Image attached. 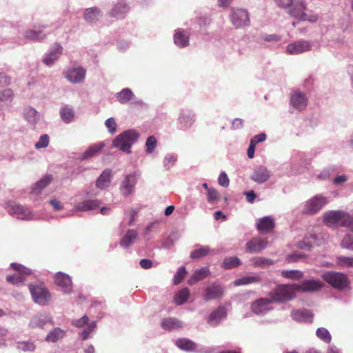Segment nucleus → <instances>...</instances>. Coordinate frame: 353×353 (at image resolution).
Wrapping results in <instances>:
<instances>
[{
  "instance_id": "nucleus-1",
  "label": "nucleus",
  "mask_w": 353,
  "mask_h": 353,
  "mask_svg": "<svg viewBox=\"0 0 353 353\" xmlns=\"http://www.w3.org/2000/svg\"><path fill=\"white\" fill-rule=\"evenodd\" d=\"M140 134L134 129L123 131L112 141V148H117L126 154L131 153V148L139 140Z\"/></svg>"
},
{
  "instance_id": "nucleus-2",
  "label": "nucleus",
  "mask_w": 353,
  "mask_h": 353,
  "mask_svg": "<svg viewBox=\"0 0 353 353\" xmlns=\"http://www.w3.org/2000/svg\"><path fill=\"white\" fill-rule=\"evenodd\" d=\"M294 284L277 285L273 292L269 293L273 303H284L294 299L296 290Z\"/></svg>"
},
{
  "instance_id": "nucleus-3",
  "label": "nucleus",
  "mask_w": 353,
  "mask_h": 353,
  "mask_svg": "<svg viewBox=\"0 0 353 353\" xmlns=\"http://www.w3.org/2000/svg\"><path fill=\"white\" fill-rule=\"evenodd\" d=\"M5 209L10 215L19 220L29 221L38 219L31 210L19 203L8 202L6 203Z\"/></svg>"
},
{
  "instance_id": "nucleus-4",
  "label": "nucleus",
  "mask_w": 353,
  "mask_h": 353,
  "mask_svg": "<svg viewBox=\"0 0 353 353\" xmlns=\"http://www.w3.org/2000/svg\"><path fill=\"white\" fill-rule=\"evenodd\" d=\"M28 288L33 301L39 305L45 306L50 301V293L43 282L30 283Z\"/></svg>"
},
{
  "instance_id": "nucleus-5",
  "label": "nucleus",
  "mask_w": 353,
  "mask_h": 353,
  "mask_svg": "<svg viewBox=\"0 0 353 353\" xmlns=\"http://www.w3.org/2000/svg\"><path fill=\"white\" fill-rule=\"evenodd\" d=\"M321 276L332 288L339 290H345L350 285L347 276L343 272L327 271L324 272Z\"/></svg>"
},
{
  "instance_id": "nucleus-6",
  "label": "nucleus",
  "mask_w": 353,
  "mask_h": 353,
  "mask_svg": "<svg viewBox=\"0 0 353 353\" xmlns=\"http://www.w3.org/2000/svg\"><path fill=\"white\" fill-rule=\"evenodd\" d=\"M290 6L292 7L290 8L288 13L292 17L301 21H307L310 23H315L317 21V15H307L305 13L306 3L303 0H294Z\"/></svg>"
},
{
  "instance_id": "nucleus-7",
  "label": "nucleus",
  "mask_w": 353,
  "mask_h": 353,
  "mask_svg": "<svg viewBox=\"0 0 353 353\" xmlns=\"http://www.w3.org/2000/svg\"><path fill=\"white\" fill-rule=\"evenodd\" d=\"M196 121V114L189 108H181L177 118L178 129L185 132L193 127Z\"/></svg>"
},
{
  "instance_id": "nucleus-8",
  "label": "nucleus",
  "mask_w": 353,
  "mask_h": 353,
  "mask_svg": "<svg viewBox=\"0 0 353 353\" xmlns=\"http://www.w3.org/2000/svg\"><path fill=\"white\" fill-rule=\"evenodd\" d=\"M329 202L328 197L316 194L307 200L302 210L304 214L312 215L319 212Z\"/></svg>"
},
{
  "instance_id": "nucleus-9",
  "label": "nucleus",
  "mask_w": 353,
  "mask_h": 353,
  "mask_svg": "<svg viewBox=\"0 0 353 353\" xmlns=\"http://www.w3.org/2000/svg\"><path fill=\"white\" fill-rule=\"evenodd\" d=\"M324 283L319 279H304L299 283H294L296 292L314 293L318 292L324 287Z\"/></svg>"
},
{
  "instance_id": "nucleus-10",
  "label": "nucleus",
  "mask_w": 353,
  "mask_h": 353,
  "mask_svg": "<svg viewBox=\"0 0 353 353\" xmlns=\"http://www.w3.org/2000/svg\"><path fill=\"white\" fill-rule=\"evenodd\" d=\"M63 48L60 43H55L47 52H46L42 58V63L49 67H53L56 62L60 59L63 54Z\"/></svg>"
},
{
  "instance_id": "nucleus-11",
  "label": "nucleus",
  "mask_w": 353,
  "mask_h": 353,
  "mask_svg": "<svg viewBox=\"0 0 353 353\" xmlns=\"http://www.w3.org/2000/svg\"><path fill=\"white\" fill-rule=\"evenodd\" d=\"M230 20L236 28H242L250 25L248 12L242 8H232L230 14Z\"/></svg>"
},
{
  "instance_id": "nucleus-12",
  "label": "nucleus",
  "mask_w": 353,
  "mask_h": 353,
  "mask_svg": "<svg viewBox=\"0 0 353 353\" xmlns=\"http://www.w3.org/2000/svg\"><path fill=\"white\" fill-rule=\"evenodd\" d=\"M48 29V26L45 24H39L34 26L33 29L28 30L24 32V37L26 39L32 41H41L44 40L48 34L51 32Z\"/></svg>"
},
{
  "instance_id": "nucleus-13",
  "label": "nucleus",
  "mask_w": 353,
  "mask_h": 353,
  "mask_svg": "<svg viewBox=\"0 0 353 353\" xmlns=\"http://www.w3.org/2000/svg\"><path fill=\"white\" fill-rule=\"evenodd\" d=\"M64 77L74 84L82 83L86 75V70L82 66L68 67L63 70Z\"/></svg>"
},
{
  "instance_id": "nucleus-14",
  "label": "nucleus",
  "mask_w": 353,
  "mask_h": 353,
  "mask_svg": "<svg viewBox=\"0 0 353 353\" xmlns=\"http://www.w3.org/2000/svg\"><path fill=\"white\" fill-rule=\"evenodd\" d=\"M54 283L59 290L64 294H70L73 291L72 278L68 274L58 272L54 275Z\"/></svg>"
},
{
  "instance_id": "nucleus-15",
  "label": "nucleus",
  "mask_w": 353,
  "mask_h": 353,
  "mask_svg": "<svg viewBox=\"0 0 353 353\" xmlns=\"http://www.w3.org/2000/svg\"><path fill=\"white\" fill-rule=\"evenodd\" d=\"M138 178L135 172L126 174L119 185V191L124 197L131 195L135 189Z\"/></svg>"
},
{
  "instance_id": "nucleus-16",
  "label": "nucleus",
  "mask_w": 353,
  "mask_h": 353,
  "mask_svg": "<svg viewBox=\"0 0 353 353\" xmlns=\"http://www.w3.org/2000/svg\"><path fill=\"white\" fill-rule=\"evenodd\" d=\"M347 212L342 210H330L323 215V223L327 225L343 226Z\"/></svg>"
},
{
  "instance_id": "nucleus-17",
  "label": "nucleus",
  "mask_w": 353,
  "mask_h": 353,
  "mask_svg": "<svg viewBox=\"0 0 353 353\" xmlns=\"http://www.w3.org/2000/svg\"><path fill=\"white\" fill-rule=\"evenodd\" d=\"M312 46V41L300 39L289 43L285 50L289 54H299L311 50Z\"/></svg>"
},
{
  "instance_id": "nucleus-18",
  "label": "nucleus",
  "mask_w": 353,
  "mask_h": 353,
  "mask_svg": "<svg viewBox=\"0 0 353 353\" xmlns=\"http://www.w3.org/2000/svg\"><path fill=\"white\" fill-rule=\"evenodd\" d=\"M308 99L305 94L300 90H294L290 97V105L297 111L305 110L307 105Z\"/></svg>"
},
{
  "instance_id": "nucleus-19",
  "label": "nucleus",
  "mask_w": 353,
  "mask_h": 353,
  "mask_svg": "<svg viewBox=\"0 0 353 353\" xmlns=\"http://www.w3.org/2000/svg\"><path fill=\"white\" fill-rule=\"evenodd\" d=\"M225 288L219 283H212L207 286L204 291V299L206 301L219 299L223 297Z\"/></svg>"
},
{
  "instance_id": "nucleus-20",
  "label": "nucleus",
  "mask_w": 353,
  "mask_h": 353,
  "mask_svg": "<svg viewBox=\"0 0 353 353\" xmlns=\"http://www.w3.org/2000/svg\"><path fill=\"white\" fill-rule=\"evenodd\" d=\"M174 345L181 350L188 352L208 353L204 347L199 348L198 345L188 338H179L174 341Z\"/></svg>"
},
{
  "instance_id": "nucleus-21",
  "label": "nucleus",
  "mask_w": 353,
  "mask_h": 353,
  "mask_svg": "<svg viewBox=\"0 0 353 353\" xmlns=\"http://www.w3.org/2000/svg\"><path fill=\"white\" fill-rule=\"evenodd\" d=\"M268 244L267 240L259 236L254 237L246 243L245 250L248 253H259L264 250Z\"/></svg>"
},
{
  "instance_id": "nucleus-22",
  "label": "nucleus",
  "mask_w": 353,
  "mask_h": 353,
  "mask_svg": "<svg viewBox=\"0 0 353 353\" xmlns=\"http://www.w3.org/2000/svg\"><path fill=\"white\" fill-rule=\"evenodd\" d=\"M130 10V7L125 0H118L108 12V16L117 19H122Z\"/></svg>"
},
{
  "instance_id": "nucleus-23",
  "label": "nucleus",
  "mask_w": 353,
  "mask_h": 353,
  "mask_svg": "<svg viewBox=\"0 0 353 353\" xmlns=\"http://www.w3.org/2000/svg\"><path fill=\"white\" fill-rule=\"evenodd\" d=\"M271 176V172L265 166L260 165L254 169L250 179L261 184L268 181Z\"/></svg>"
},
{
  "instance_id": "nucleus-24",
  "label": "nucleus",
  "mask_w": 353,
  "mask_h": 353,
  "mask_svg": "<svg viewBox=\"0 0 353 353\" xmlns=\"http://www.w3.org/2000/svg\"><path fill=\"white\" fill-rule=\"evenodd\" d=\"M275 227V221L272 216H265L258 219L256 221V228L263 234L271 232Z\"/></svg>"
},
{
  "instance_id": "nucleus-25",
  "label": "nucleus",
  "mask_w": 353,
  "mask_h": 353,
  "mask_svg": "<svg viewBox=\"0 0 353 353\" xmlns=\"http://www.w3.org/2000/svg\"><path fill=\"white\" fill-rule=\"evenodd\" d=\"M48 323H53L52 316L46 312H39L30 319L29 326L31 328H43Z\"/></svg>"
},
{
  "instance_id": "nucleus-26",
  "label": "nucleus",
  "mask_w": 353,
  "mask_h": 353,
  "mask_svg": "<svg viewBox=\"0 0 353 353\" xmlns=\"http://www.w3.org/2000/svg\"><path fill=\"white\" fill-rule=\"evenodd\" d=\"M227 316V310H212L207 318V323L211 327H216L221 323Z\"/></svg>"
},
{
  "instance_id": "nucleus-27",
  "label": "nucleus",
  "mask_w": 353,
  "mask_h": 353,
  "mask_svg": "<svg viewBox=\"0 0 353 353\" xmlns=\"http://www.w3.org/2000/svg\"><path fill=\"white\" fill-rule=\"evenodd\" d=\"M161 327L167 331H174L184 327V323L174 317L165 318L161 320Z\"/></svg>"
},
{
  "instance_id": "nucleus-28",
  "label": "nucleus",
  "mask_w": 353,
  "mask_h": 353,
  "mask_svg": "<svg viewBox=\"0 0 353 353\" xmlns=\"http://www.w3.org/2000/svg\"><path fill=\"white\" fill-rule=\"evenodd\" d=\"M101 202L98 199L85 200L79 202L74 205L73 209L75 212H87L97 209L100 206Z\"/></svg>"
},
{
  "instance_id": "nucleus-29",
  "label": "nucleus",
  "mask_w": 353,
  "mask_h": 353,
  "mask_svg": "<svg viewBox=\"0 0 353 353\" xmlns=\"http://www.w3.org/2000/svg\"><path fill=\"white\" fill-rule=\"evenodd\" d=\"M138 238V233L135 230H128L119 241V245L124 249H128L134 245Z\"/></svg>"
},
{
  "instance_id": "nucleus-30",
  "label": "nucleus",
  "mask_w": 353,
  "mask_h": 353,
  "mask_svg": "<svg viewBox=\"0 0 353 353\" xmlns=\"http://www.w3.org/2000/svg\"><path fill=\"white\" fill-rule=\"evenodd\" d=\"M290 315L298 323H312L314 317L311 310H292Z\"/></svg>"
},
{
  "instance_id": "nucleus-31",
  "label": "nucleus",
  "mask_w": 353,
  "mask_h": 353,
  "mask_svg": "<svg viewBox=\"0 0 353 353\" xmlns=\"http://www.w3.org/2000/svg\"><path fill=\"white\" fill-rule=\"evenodd\" d=\"M112 177V170L110 168L104 170L96 180V187L101 190L108 188L111 183Z\"/></svg>"
},
{
  "instance_id": "nucleus-32",
  "label": "nucleus",
  "mask_w": 353,
  "mask_h": 353,
  "mask_svg": "<svg viewBox=\"0 0 353 353\" xmlns=\"http://www.w3.org/2000/svg\"><path fill=\"white\" fill-rule=\"evenodd\" d=\"M174 44L181 48L187 47L190 43L189 34H186L183 29H177L173 36Z\"/></svg>"
},
{
  "instance_id": "nucleus-33",
  "label": "nucleus",
  "mask_w": 353,
  "mask_h": 353,
  "mask_svg": "<svg viewBox=\"0 0 353 353\" xmlns=\"http://www.w3.org/2000/svg\"><path fill=\"white\" fill-rule=\"evenodd\" d=\"M103 142H99L90 145L88 149L80 156L79 159L84 161L98 154L104 148Z\"/></svg>"
},
{
  "instance_id": "nucleus-34",
  "label": "nucleus",
  "mask_w": 353,
  "mask_h": 353,
  "mask_svg": "<svg viewBox=\"0 0 353 353\" xmlns=\"http://www.w3.org/2000/svg\"><path fill=\"white\" fill-rule=\"evenodd\" d=\"M102 17V11L97 7H91L85 9L83 19L89 23H95Z\"/></svg>"
},
{
  "instance_id": "nucleus-35",
  "label": "nucleus",
  "mask_w": 353,
  "mask_h": 353,
  "mask_svg": "<svg viewBox=\"0 0 353 353\" xmlns=\"http://www.w3.org/2000/svg\"><path fill=\"white\" fill-rule=\"evenodd\" d=\"M59 114L62 121L67 124L72 123L75 116L74 108L68 104L61 107Z\"/></svg>"
},
{
  "instance_id": "nucleus-36",
  "label": "nucleus",
  "mask_w": 353,
  "mask_h": 353,
  "mask_svg": "<svg viewBox=\"0 0 353 353\" xmlns=\"http://www.w3.org/2000/svg\"><path fill=\"white\" fill-rule=\"evenodd\" d=\"M23 117L30 124L33 125L37 123L40 119V114L39 112L30 106L24 109Z\"/></svg>"
},
{
  "instance_id": "nucleus-37",
  "label": "nucleus",
  "mask_w": 353,
  "mask_h": 353,
  "mask_svg": "<svg viewBox=\"0 0 353 353\" xmlns=\"http://www.w3.org/2000/svg\"><path fill=\"white\" fill-rule=\"evenodd\" d=\"M52 179L53 177L52 174H46L33 184L32 191L34 193L39 194L43 188L51 183Z\"/></svg>"
},
{
  "instance_id": "nucleus-38",
  "label": "nucleus",
  "mask_w": 353,
  "mask_h": 353,
  "mask_svg": "<svg viewBox=\"0 0 353 353\" xmlns=\"http://www.w3.org/2000/svg\"><path fill=\"white\" fill-rule=\"evenodd\" d=\"M327 239V234L324 232L307 234L305 235V240H310L313 244V247L314 245L321 246L323 245Z\"/></svg>"
},
{
  "instance_id": "nucleus-39",
  "label": "nucleus",
  "mask_w": 353,
  "mask_h": 353,
  "mask_svg": "<svg viewBox=\"0 0 353 353\" xmlns=\"http://www.w3.org/2000/svg\"><path fill=\"white\" fill-rule=\"evenodd\" d=\"M135 95L131 89L125 88L116 94L117 101L121 104L128 103L131 99H134Z\"/></svg>"
},
{
  "instance_id": "nucleus-40",
  "label": "nucleus",
  "mask_w": 353,
  "mask_h": 353,
  "mask_svg": "<svg viewBox=\"0 0 353 353\" xmlns=\"http://www.w3.org/2000/svg\"><path fill=\"white\" fill-rule=\"evenodd\" d=\"M97 329V321L90 322L86 327L79 332V336L82 341H86L91 338Z\"/></svg>"
},
{
  "instance_id": "nucleus-41",
  "label": "nucleus",
  "mask_w": 353,
  "mask_h": 353,
  "mask_svg": "<svg viewBox=\"0 0 353 353\" xmlns=\"http://www.w3.org/2000/svg\"><path fill=\"white\" fill-rule=\"evenodd\" d=\"M65 331L59 328L55 327L52 330L50 331L47 334L45 340L47 342L55 343L59 340L63 339L65 336Z\"/></svg>"
},
{
  "instance_id": "nucleus-42",
  "label": "nucleus",
  "mask_w": 353,
  "mask_h": 353,
  "mask_svg": "<svg viewBox=\"0 0 353 353\" xmlns=\"http://www.w3.org/2000/svg\"><path fill=\"white\" fill-rule=\"evenodd\" d=\"M261 277L258 275L245 276L235 279L234 281V285L235 286L247 285L251 283H259L261 282Z\"/></svg>"
},
{
  "instance_id": "nucleus-43",
  "label": "nucleus",
  "mask_w": 353,
  "mask_h": 353,
  "mask_svg": "<svg viewBox=\"0 0 353 353\" xmlns=\"http://www.w3.org/2000/svg\"><path fill=\"white\" fill-rule=\"evenodd\" d=\"M195 249L190 252V257L192 259H201L205 256H206L210 251V249L208 246L204 245L202 246L201 245H196Z\"/></svg>"
},
{
  "instance_id": "nucleus-44",
  "label": "nucleus",
  "mask_w": 353,
  "mask_h": 353,
  "mask_svg": "<svg viewBox=\"0 0 353 353\" xmlns=\"http://www.w3.org/2000/svg\"><path fill=\"white\" fill-rule=\"evenodd\" d=\"M190 296V290L188 288H183L179 290L174 296V302L177 305H181Z\"/></svg>"
},
{
  "instance_id": "nucleus-45",
  "label": "nucleus",
  "mask_w": 353,
  "mask_h": 353,
  "mask_svg": "<svg viewBox=\"0 0 353 353\" xmlns=\"http://www.w3.org/2000/svg\"><path fill=\"white\" fill-rule=\"evenodd\" d=\"M13 91L10 88H6L0 91V108L3 105L10 103L13 99Z\"/></svg>"
},
{
  "instance_id": "nucleus-46",
  "label": "nucleus",
  "mask_w": 353,
  "mask_h": 353,
  "mask_svg": "<svg viewBox=\"0 0 353 353\" xmlns=\"http://www.w3.org/2000/svg\"><path fill=\"white\" fill-rule=\"evenodd\" d=\"M241 264V261L236 256L225 258L222 262L221 267L225 270L237 268Z\"/></svg>"
},
{
  "instance_id": "nucleus-47",
  "label": "nucleus",
  "mask_w": 353,
  "mask_h": 353,
  "mask_svg": "<svg viewBox=\"0 0 353 353\" xmlns=\"http://www.w3.org/2000/svg\"><path fill=\"white\" fill-rule=\"evenodd\" d=\"M179 234L177 232H172L168 236L163 242L161 247L165 249H169L172 247L174 243L179 240Z\"/></svg>"
},
{
  "instance_id": "nucleus-48",
  "label": "nucleus",
  "mask_w": 353,
  "mask_h": 353,
  "mask_svg": "<svg viewBox=\"0 0 353 353\" xmlns=\"http://www.w3.org/2000/svg\"><path fill=\"white\" fill-rule=\"evenodd\" d=\"M178 157L175 154L169 153L167 154L163 160V167L165 170H169L172 167H173L176 161H177Z\"/></svg>"
},
{
  "instance_id": "nucleus-49",
  "label": "nucleus",
  "mask_w": 353,
  "mask_h": 353,
  "mask_svg": "<svg viewBox=\"0 0 353 353\" xmlns=\"http://www.w3.org/2000/svg\"><path fill=\"white\" fill-rule=\"evenodd\" d=\"M337 171V167L334 165H329L324 168L321 173L317 175V178L321 180L329 179L333 173Z\"/></svg>"
},
{
  "instance_id": "nucleus-50",
  "label": "nucleus",
  "mask_w": 353,
  "mask_h": 353,
  "mask_svg": "<svg viewBox=\"0 0 353 353\" xmlns=\"http://www.w3.org/2000/svg\"><path fill=\"white\" fill-rule=\"evenodd\" d=\"M336 262L341 268H353V256H339L336 257Z\"/></svg>"
},
{
  "instance_id": "nucleus-51",
  "label": "nucleus",
  "mask_w": 353,
  "mask_h": 353,
  "mask_svg": "<svg viewBox=\"0 0 353 353\" xmlns=\"http://www.w3.org/2000/svg\"><path fill=\"white\" fill-rule=\"evenodd\" d=\"M252 262L253 265L258 268H265L275 264L274 261L264 257H255L252 259Z\"/></svg>"
},
{
  "instance_id": "nucleus-52",
  "label": "nucleus",
  "mask_w": 353,
  "mask_h": 353,
  "mask_svg": "<svg viewBox=\"0 0 353 353\" xmlns=\"http://www.w3.org/2000/svg\"><path fill=\"white\" fill-rule=\"evenodd\" d=\"M6 281L12 285L21 286L24 284L25 277L23 275L19 274H14L12 275H8Z\"/></svg>"
},
{
  "instance_id": "nucleus-53",
  "label": "nucleus",
  "mask_w": 353,
  "mask_h": 353,
  "mask_svg": "<svg viewBox=\"0 0 353 353\" xmlns=\"http://www.w3.org/2000/svg\"><path fill=\"white\" fill-rule=\"evenodd\" d=\"M317 337L326 343H330L332 340V336L328 331L325 327H319L316 331Z\"/></svg>"
},
{
  "instance_id": "nucleus-54",
  "label": "nucleus",
  "mask_w": 353,
  "mask_h": 353,
  "mask_svg": "<svg viewBox=\"0 0 353 353\" xmlns=\"http://www.w3.org/2000/svg\"><path fill=\"white\" fill-rule=\"evenodd\" d=\"M307 255H305V254L301 253L299 251H295L292 254H288L285 256V261L288 263H296L303 259H305Z\"/></svg>"
},
{
  "instance_id": "nucleus-55",
  "label": "nucleus",
  "mask_w": 353,
  "mask_h": 353,
  "mask_svg": "<svg viewBox=\"0 0 353 353\" xmlns=\"http://www.w3.org/2000/svg\"><path fill=\"white\" fill-rule=\"evenodd\" d=\"M281 275L284 278L290 279H297L302 278L303 276V273L299 270H290L282 271Z\"/></svg>"
},
{
  "instance_id": "nucleus-56",
  "label": "nucleus",
  "mask_w": 353,
  "mask_h": 353,
  "mask_svg": "<svg viewBox=\"0 0 353 353\" xmlns=\"http://www.w3.org/2000/svg\"><path fill=\"white\" fill-rule=\"evenodd\" d=\"M187 274V271L184 265L179 267L173 277V283L174 285H178L181 283L184 279L185 275Z\"/></svg>"
},
{
  "instance_id": "nucleus-57",
  "label": "nucleus",
  "mask_w": 353,
  "mask_h": 353,
  "mask_svg": "<svg viewBox=\"0 0 353 353\" xmlns=\"http://www.w3.org/2000/svg\"><path fill=\"white\" fill-rule=\"evenodd\" d=\"M272 303L273 302L270 296L269 298H260L252 303L250 309H260L261 307L267 306Z\"/></svg>"
},
{
  "instance_id": "nucleus-58",
  "label": "nucleus",
  "mask_w": 353,
  "mask_h": 353,
  "mask_svg": "<svg viewBox=\"0 0 353 353\" xmlns=\"http://www.w3.org/2000/svg\"><path fill=\"white\" fill-rule=\"evenodd\" d=\"M10 267L14 271L19 272L25 275H30L32 274V270L31 269L21 263L12 262L10 263Z\"/></svg>"
},
{
  "instance_id": "nucleus-59",
  "label": "nucleus",
  "mask_w": 353,
  "mask_h": 353,
  "mask_svg": "<svg viewBox=\"0 0 353 353\" xmlns=\"http://www.w3.org/2000/svg\"><path fill=\"white\" fill-rule=\"evenodd\" d=\"M341 246L343 249L353 251V235L345 234L341 241Z\"/></svg>"
},
{
  "instance_id": "nucleus-60",
  "label": "nucleus",
  "mask_w": 353,
  "mask_h": 353,
  "mask_svg": "<svg viewBox=\"0 0 353 353\" xmlns=\"http://www.w3.org/2000/svg\"><path fill=\"white\" fill-rule=\"evenodd\" d=\"M17 348L24 352H32L35 349V345L32 341H19L17 343Z\"/></svg>"
},
{
  "instance_id": "nucleus-61",
  "label": "nucleus",
  "mask_w": 353,
  "mask_h": 353,
  "mask_svg": "<svg viewBox=\"0 0 353 353\" xmlns=\"http://www.w3.org/2000/svg\"><path fill=\"white\" fill-rule=\"evenodd\" d=\"M157 141L156 138L154 136H150L145 143V147H146V152L148 154H152L154 152V150L157 147Z\"/></svg>"
},
{
  "instance_id": "nucleus-62",
  "label": "nucleus",
  "mask_w": 353,
  "mask_h": 353,
  "mask_svg": "<svg viewBox=\"0 0 353 353\" xmlns=\"http://www.w3.org/2000/svg\"><path fill=\"white\" fill-rule=\"evenodd\" d=\"M105 127L107 128L108 132L111 134H114L117 132V124L116 123V120L114 117H110L106 119L105 122Z\"/></svg>"
},
{
  "instance_id": "nucleus-63",
  "label": "nucleus",
  "mask_w": 353,
  "mask_h": 353,
  "mask_svg": "<svg viewBox=\"0 0 353 353\" xmlns=\"http://www.w3.org/2000/svg\"><path fill=\"white\" fill-rule=\"evenodd\" d=\"M210 272L209 269L204 267L195 270L193 274L194 275V277H196L199 281L206 278L210 274Z\"/></svg>"
},
{
  "instance_id": "nucleus-64",
  "label": "nucleus",
  "mask_w": 353,
  "mask_h": 353,
  "mask_svg": "<svg viewBox=\"0 0 353 353\" xmlns=\"http://www.w3.org/2000/svg\"><path fill=\"white\" fill-rule=\"evenodd\" d=\"M49 144V136L47 134H43L40 137L39 141L35 143L37 149H41L46 148Z\"/></svg>"
}]
</instances>
